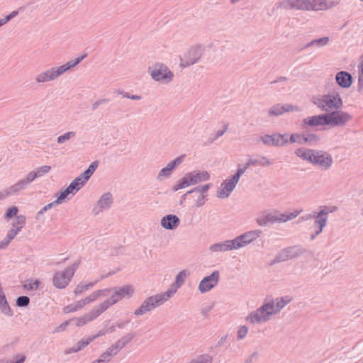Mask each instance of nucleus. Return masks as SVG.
<instances>
[{"instance_id":"8","label":"nucleus","mask_w":363,"mask_h":363,"mask_svg":"<svg viewBox=\"0 0 363 363\" xmlns=\"http://www.w3.org/2000/svg\"><path fill=\"white\" fill-rule=\"evenodd\" d=\"M78 267L77 264H73L67 267L65 270L57 272L53 277V284L58 289L65 288L71 281L75 270Z\"/></svg>"},{"instance_id":"31","label":"nucleus","mask_w":363,"mask_h":363,"mask_svg":"<svg viewBox=\"0 0 363 363\" xmlns=\"http://www.w3.org/2000/svg\"><path fill=\"white\" fill-rule=\"evenodd\" d=\"M40 284V281L38 279H29L27 280L23 284L25 289L28 291L36 290Z\"/></svg>"},{"instance_id":"6","label":"nucleus","mask_w":363,"mask_h":363,"mask_svg":"<svg viewBox=\"0 0 363 363\" xmlns=\"http://www.w3.org/2000/svg\"><path fill=\"white\" fill-rule=\"evenodd\" d=\"M176 292V288L174 290H168L165 294L156 295L148 298L142 306L135 311V315H143L145 313L152 310L156 306H160L166 301Z\"/></svg>"},{"instance_id":"46","label":"nucleus","mask_w":363,"mask_h":363,"mask_svg":"<svg viewBox=\"0 0 363 363\" xmlns=\"http://www.w3.org/2000/svg\"><path fill=\"white\" fill-rule=\"evenodd\" d=\"M359 82L360 84H363V61L359 67Z\"/></svg>"},{"instance_id":"15","label":"nucleus","mask_w":363,"mask_h":363,"mask_svg":"<svg viewBox=\"0 0 363 363\" xmlns=\"http://www.w3.org/2000/svg\"><path fill=\"white\" fill-rule=\"evenodd\" d=\"M37 177H38L36 173V171L30 172L27 174L25 179L18 182L16 184L10 186L9 189H6L4 191V194L6 196H7V195L18 192L19 190L22 189L26 184L33 182Z\"/></svg>"},{"instance_id":"10","label":"nucleus","mask_w":363,"mask_h":363,"mask_svg":"<svg viewBox=\"0 0 363 363\" xmlns=\"http://www.w3.org/2000/svg\"><path fill=\"white\" fill-rule=\"evenodd\" d=\"M209 179V174L207 172H191L186 174L180 182L177 185L175 190L184 189L191 185L196 184L199 182L206 181Z\"/></svg>"},{"instance_id":"38","label":"nucleus","mask_w":363,"mask_h":363,"mask_svg":"<svg viewBox=\"0 0 363 363\" xmlns=\"http://www.w3.org/2000/svg\"><path fill=\"white\" fill-rule=\"evenodd\" d=\"M51 169L50 166L45 165L38 168L35 171L38 177H42L43 175L48 174Z\"/></svg>"},{"instance_id":"44","label":"nucleus","mask_w":363,"mask_h":363,"mask_svg":"<svg viewBox=\"0 0 363 363\" xmlns=\"http://www.w3.org/2000/svg\"><path fill=\"white\" fill-rule=\"evenodd\" d=\"M328 42V38L327 37H325V38H320L318 40H313L311 44H317L318 45H324L325 44H327V43Z\"/></svg>"},{"instance_id":"22","label":"nucleus","mask_w":363,"mask_h":363,"mask_svg":"<svg viewBox=\"0 0 363 363\" xmlns=\"http://www.w3.org/2000/svg\"><path fill=\"white\" fill-rule=\"evenodd\" d=\"M179 223V218L174 215H168L161 220L162 226L166 229H174L178 226Z\"/></svg>"},{"instance_id":"30","label":"nucleus","mask_w":363,"mask_h":363,"mask_svg":"<svg viewBox=\"0 0 363 363\" xmlns=\"http://www.w3.org/2000/svg\"><path fill=\"white\" fill-rule=\"evenodd\" d=\"M0 309L6 314H9L11 312L9 306L6 301L5 296L0 288Z\"/></svg>"},{"instance_id":"37","label":"nucleus","mask_w":363,"mask_h":363,"mask_svg":"<svg viewBox=\"0 0 363 363\" xmlns=\"http://www.w3.org/2000/svg\"><path fill=\"white\" fill-rule=\"evenodd\" d=\"M29 298L26 296H20L16 300V304L20 307L27 306L29 304Z\"/></svg>"},{"instance_id":"2","label":"nucleus","mask_w":363,"mask_h":363,"mask_svg":"<svg viewBox=\"0 0 363 363\" xmlns=\"http://www.w3.org/2000/svg\"><path fill=\"white\" fill-rule=\"evenodd\" d=\"M289 299H277L276 303L272 301L270 303L264 304L262 307L258 309L253 313H251L247 318V320L252 323H262L269 320V316L274 313L279 312L287 303Z\"/></svg>"},{"instance_id":"7","label":"nucleus","mask_w":363,"mask_h":363,"mask_svg":"<svg viewBox=\"0 0 363 363\" xmlns=\"http://www.w3.org/2000/svg\"><path fill=\"white\" fill-rule=\"evenodd\" d=\"M313 104L322 110L337 108L342 104V100L338 95H325L313 98Z\"/></svg>"},{"instance_id":"52","label":"nucleus","mask_w":363,"mask_h":363,"mask_svg":"<svg viewBox=\"0 0 363 363\" xmlns=\"http://www.w3.org/2000/svg\"><path fill=\"white\" fill-rule=\"evenodd\" d=\"M272 162L269 160L264 159L263 164H270Z\"/></svg>"},{"instance_id":"55","label":"nucleus","mask_w":363,"mask_h":363,"mask_svg":"<svg viewBox=\"0 0 363 363\" xmlns=\"http://www.w3.org/2000/svg\"><path fill=\"white\" fill-rule=\"evenodd\" d=\"M97 105H98V103L94 104V107L96 108Z\"/></svg>"},{"instance_id":"25","label":"nucleus","mask_w":363,"mask_h":363,"mask_svg":"<svg viewBox=\"0 0 363 363\" xmlns=\"http://www.w3.org/2000/svg\"><path fill=\"white\" fill-rule=\"evenodd\" d=\"M95 338V337H87L85 338H83L82 340H80L75 347L73 348L69 349L66 352V353H72V352H76L84 347H85L86 345H88Z\"/></svg>"},{"instance_id":"39","label":"nucleus","mask_w":363,"mask_h":363,"mask_svg":"<svg viewBox=\"0 0 363 363\" xmlns=\"http://www.w3.org/2000/svg\"><path fill=\"white\" fill-rule=\"evenodd\" d=\"M75 133L74 132H68L65 133L62 135H60L57 138V142L59 143H63L66 140H69L70 138L74 137Z\"/></svg>"},{"instance_id":"13","label":"nucleus","mask_w":363,"mask_h":363,"mask_svg":"<svg viewBox=\"0 0 363 363\" xmlns=\"http://www.w3.org/2000/svg\"><path fill=\"white\" fill-rule=\"evenodd\" d=\"M311 163L318 164L321 167L328 169L333 163L332 157L322 151H313Z\"/></svg>"},{"instance_id":"50","label":"nucleus","mask_w":363,"mask_h":363,"mask_svg":"<svg viewBox=\"0 0 363 363\" xmlns=\"http://www.w3.org/2000/svg\"><path fill=\"white\" fill-rule=\"evenodd\" d=\"M54 204H55V203H49L46 206H45L42 210V211H47L48 209L50 208Z\"/></svg>"},{"instance_id":"20","label":"nucleus","mask_w":363,"mask_h":363,"mask_svg":"<svg viewBox=\"0 0 363 363\" xmlns=\"http://www.w3.org/2000/svg\"><path fill=\"white\" fill-rule=\"evenodd\" d=\"M236 247L234 240H227L223 242L216 243L210 247L212 252H225L235 250Z\"/></svg>"},{"instance_id":"42","label":"nucleus","mask_w":363,"mask_h":363,"mask_svg":"<svg viewBox=\"0 0 363 363\" xmlns=\"http://www.w3.org/2000/svg\"><path fill=\"white\" fill-rule=\"evenodd\" d=\"M211 359L208 357L201 356L193 360L191 363H211Z\"/></svg>"},{"instance_id":"32","label":"nucleus","mask_w":363,"mask_h":363,"mask_svg":"<svg viewBox=\"0 0 363 363\" xmlns=\"http://www.w3.org/2000/svg\"><path fill=\"white\" fill-rule=\"evenodd\" d=\"M112 202V196L110 194H106L103 195L101 199L99 201V203L101 208L108 207Z\"/></svg>"},{"instance_id":"3","label":"nucleus","mask_w":363,"mask_h":363,"mask_svg":"<svg viewBox=\"0 0 363 363\" xmlns=\"http://www.w3.org/2000/svg\"><path fill=\"white\" fill-rule=\"evenodd\" d=\"M86 57V55L84 54L82 56L77 57L74 61H69L62 66L52 67L45 72H43L35 77V81L38 83H45L47 82L55 80L57 77H58L60 75H61L66 71L77 65Z\"/></svg>"},{"instance_id":"53","label":"nucleus","mask_w":363,"mask_h":363,"mask_svg":"<svg viewBox=\"0 0 363 363\" xmlns=\"http://www.w3.org/2000/svg\"><path fill=\"white\" fill-rule=\"evenodd\" d=\"M130 98L133 99H139L140 96H133Z\"/></svg>"},{"instance_id":"19","label":"nucleus","mask_w":363,"mask_h":363,"mask_svg":"<svg viewBox=\"0 0 363 363\" xmlns=\"http://www.w3.org/2000/svg\"><path fill=\"white\" fill-rule=\"evenodd\" d=\"M306 125L310 126H322L328 125V116L327 113L308 117L303 121Z\"/></svg>"},{"instance_id":"49","label":"nucleus","mask_w":363,"mask_h":363,"mask_svg":"<svg viewBox=\"0 0 363 363\" xmlns=\"http://www.w3.org/2000/svg\"><path fill=\"white\" fill-rule=\"evenodd\" d=\"M18 11H13V12H11L9 15L6 16L9 18V20L10 21L12 18L15 17L17 14H18Z\"/></svg>"},{"instance_id":"1","label":"nucleus","mask_w":363,"mask_h":363,"mask_svg":"<svg viewBox=\"0 0 363 363\" xmlns=\"http://www.w3.org/2000/svg\"><path fill=\"white\" fill-rule=\"evenodd\" d=\"M133 293L134 289L132 286L130 285L124 286L123 287H116L111 289L100 290L92 293L91 295L83 300L79 301L74 304H71L70 306H67L65 310L67 313L73 312L95 301L99 296H103L106 299L103 303H101L90 315H86L83 318H86V320H82V318L77 320V324L78 325H82L85 324L86 322L94 319L101 313L106 311L108 307L116 303L123 298H128L131 297Z\"/></svg>"},{"instance_id":"16","label":"nucleus","mask_w":363,"mask_h":363,"mask_svg":"<svg viewBox=\"0 0 363 363\" xmlns=\"http://www.w3.org/2000/svg\"><path fill=\"white\" fill-rule=\"evenodd\" d=\"M259 235V232L258 231H251L248 232L237 238L234 239V242L236 247V249L243 247L244 245L249 244L254 240H255Z\"/></svg>"},{"instance_id":"5","label":"nucleus","mask_w":363,"mask_h":363,"mask_svg":"<svg viewBox=\"0 0 363 363\" xmlns=\"http://www.w3.org/2000/svg\"><path fill=\"white\" fill-rule=\"evenodd\" d=\"M301 212V211L298 210L285 213H279L276 211L264 212L258 217L257 222L261 225H267L269 223L286 222L296 218Z\"/></svg>"},{"instance_id":"12","label":"nucleus","mask_w":363,"mask_h":363,"mask_svg":"<svg viewBox=\"0 0 363 363\" xmlns=\"http://www.w3.org/2000/svg\"><path fill=\"white\" fill-rule=\"evenodd\" d=\"M328 116V125L331 127L345 125L352 119V116L342 111H336L329 113Z\"/></svg>"},{"instance_id":"9","label":"nucleus","mask_w":363,"mask_h":363,"mask_svg":"<svg viewBox=\"0 0 363 363\" xmlns=\"http://www.w3.org/2000/svg\"><path fill=\"white\" fill-rule=\"evenodd\" d=\"M249 165L250 162H248L243 168H238L235 175H234L229 181H225L221 184L220 189L218 191V197L220 199H225L230 195L231 191L235 187L236 184L238 182L240 176L245 172Z\"/></svg>"},{"instance_id":"18","label":"nucleus","mask_w":363,"mask_h":363,"mask_svg":"<svg viewBox=\"0 0 363 363\" xmlns=\"http://www.w3.org/2000/svg\"><path fill=\"white\" fill-rule=\"evenodd\" d=\"M264 144L268 145H284L288 142L287 138L284 135H266L262 138Z\"/></svg>"},{"instance_id":"11","label":"nucleus","mask_w":363,"mask_h":363,"mask_svg":"<svg viewBox=\"0 0 363 363\" xmlns=\"http://www.w3.org/2000/svg\"><path fill=\"white\" fill-rule=\"evenodd\" d=\"M152 78L156 81H171L173 73L163 64H155L149 68Z\"/></svg>"},{"instance_id":"36","label":"nucleus","mask_w":363,"mask_h":363,"mask_svg":"<svg viewBox=\"0 0 363 363\" xmlns=\"http://www.w3.org/2000/svg\"><path fill=\"white\" fill-rule=\"evenodd\" d=\"M18 212V209L17 207H16V206L10 207L6 210V212L5 213V218L6 219H10L12 217L16 216L17 215Z\"/></svg>"},{"instance_id":"41","label":"nucleus","mask_w":363,"mask_h":363,"mask_svg":"<svg viewBox=\"0 0 363 363\" xmlns=\"http://www.w3.org/2000/svg\"><path fill=\"white\" fill-rule=\"evenodd\" d=\"M290 140L291 143L298 142L299 143H302L303 142L307 141V138H301L299 135H291L290 137Z\"/></svg>"},{"instance_id":"29","label":"nucleus","mask_w":363,"mask_h":363,"mask_svg":"<svg viewBox=\"0 0 363 363\" xmlns=\"http://www.w3.org/2000/svg\"><path fill=\"white\" fill-rule=\"evenodd\" d=\"M189 275V272L186 270L182 271L179 273L176 278V285L172 286L171 289L169 290H174L176 288V291L177 289L182 284L186 277Z\"/></svg>"},{"instance_id":"54","label":"nucleus","mask_w":363,"mask_h":363,"mask_svg":"<svg viewBox=\"0 0 363 363\" xmlns=\"http://www.w3.org/2000/svg\"><path fill=\"white\" fill-rule=\"evenodd\" d=\"M94 363H102V361L101 360H99L96 362H94Z\"/></svg>"},{"instance_id":"26","label":"nucleus","mask_w":363,"mask_h":363,"mask_svg":"<svg viewBox=\"0 0 363 363\" xmlns=\"http://www.w3.org/2000/svg\"><path fill=\"white\" fill-rule=\"evenodd\" d=\"M313 151V150L300 148L296 150V155L302 160L311 162Z\"/></svg>"},{"instance_id":"23","label":"nucleus","mask_w":363,"mask_h":363,"mask_svg":"<svg viewBox=\"0 0 363 363\" xmlns=\"http://www.w3.org/2000/svg\"><path fill=\"white\" fill-rule=\"evenodd\" d=\"M336 81L342 87H349L352 84V77L346 72H340L336 75Z\"/></svg>"},{"instance_id":"4","label":"nucleus","mask_w":363,"mask_h":363,"mask_svg":"<svg viewBox=\"0 0 363 363\" xmlns=\"http://www.w3.org/2000/svg\"><path fill=\"white\" fill-rule=\"evenodd\" d=\"M280 6L286 9H295L306 11H321L328 8L326 0H287L281 2Z\"/></svg>"},{"instance_id":"21","label":"nucleus","mask_w":363,"mask_h":363,"mask_svg":"<svg viewBox=\"0 0 363 363\" xmlns=\"http://www.w3.org/2000/svg\"><path fill=\"white\" fill-rule=\"evenodd\" d=\"M336 210L335 206L328 208L327 211L322 210L317 216L316 223L319 225L320 229L316 234H319L322 232L323 228L326 225L327 218L326 215L328 212H333Z\"/></svg>"},{"instance_id":"28","label":"nucleus","mask_w":363,"mask_h":363,"mask_svg":"<svg viewBox=\"0 0 363 363\" xmlns=\"http://www.w3.org/2000/svg\"><path fill=\"white\" fill-rule=\"evenodd\" d=\"M86 182H84V179L82 177V174H81L79 177L76 178L69 185V188L70 190H72L73 192L77 191Z\"/></svg>"},{"instance_id":"27","label":"nucleus","mask_w":363,"mask_h":363,"mask_svg":"<svg viewBox=\"0 0 363 363\" xmlns=\"http://www.w3.org/2000/svg\"><path fill=\"white\" fill-rule=\"evenodd\" d=\"M183 157H177L170 163L167 164L165 168H163L160 174L161 175H168L170 172L178 164H179L182 162Z\"/></svg>"},{"instance_id":"48","label":"nucleus","mask_w":363,"mask_h":363,"mask_svg":"<svg viewBox=\"0 0 363 363\" xmlns=\"http://www.w3.org/2000/svg\"><path fill=\"white\" fill-rule=\"evenodd\" d=\"M208 189V186L206 185L199 188H197L196 190H198L200 193V194H202V193L206 192Z\"/></svg>"},{"instance_id":"17","label":"nucleus","mask_w":363,"mask_h":363,"mask_svg":"<svg viewBox=\"0 0 363 363\" xmlns=\"http://www.w3.org/2000/svg\"><path fill=\"white\" fill-rule=\"evenodd\" d=\"M200 57V52L198 49H191L181 57V66L188 67L195 63Z\"/></svg>"},{"instance_id":"47","label":"nucleus","mask_w":363,"mask_h":363,"mask_svg":"<svg viewBox=\"0 0 363 363\" xmlns=\"http://www.w3.org/2000/svg\"><path fill=\"white\" fill-rule=\"evenodd\" d=\"M203 203H204V196L203 194H199V199H198V202H197V206H200L203 205Z\"/></svg>"},{"instance_id":"43","label":"nucleus","mask_w":363,"mask_h":363,"mask_svg":"<svg viewBox=\"0 0 363 363\" xmlns=\"http://www.w3.org/2000/svg\"><path fill=\"white\" fill-rule=\"evenodd\" d=\"M247 332H248V329L247 327L245 326H242L239 328V330H238V337L239 338H243L246 336V335L247 334Z\"/></svg>"},{"instance_id":"45","label":"nucleus","mask_w":363,"mask_h":363,"mask_svg":"<svg viewBox=\"0 0 363 363\" xmlns=\"http://www.w3.org/2000/svg\"><path fill=\"white\" fill-rule=\"evenodd\" d=\"M88 289V285H79L74 290L76 294H82Z\"/></svg>"},{"instance_id":"24","label":"nucleus","mask_w":363,"mask_h":363,"mask_svg":"<svg viewBox=\"0 0 363 363\" xmlns=\"http://www.w3.org/2000/svg\"><path fill=\"white\" fill-rule=\"evenodd\" d=\"M297 110V108H294L291 106H283L279 104H277L273 106L269 111V115L271 116H279L283 114L285 112Z\"/></svg>"},{"instance_id":"40","label":"nucleus","mask_w":363,"mask_h":363,"mask_svg":"<svg viewBox=\"0 0 363 363\" xmlns=\"http://www.w3.org/2000/svg\"><path fill=\"white\" fill-rule=\"evenodd\" d=\"M20 232L19 228H12L9 230L7 234V238L9 241L12 240Z\"/></svg>"},{"instance_id":"33","label":"nucleus","mask_w":363,"mask_h":363,"mask_svg":"<svg viewBox=\"0 0 363 363\" xmlns=\"http://www.w3.org/2000/svg\"><path fill=\"white\" fill-rule=\"evenodd\" d=\"M25 223L26 217L23 215L18 216L12 223L13 228H19L21 231Z\"/></svg>"},{"instance_id":"34","label":"nucleus","mask_w":363,"mask_h":363,"mask_svg":"<svg viewBox=\"0 0 363 363\" xmlns=\"http://www.w3.org/2000/svg\"><path fill=\"white\" fill-rule=\"evenodd\" d=\"M97 167V164L96 162L92 163L87 170H86L82 174V177L84 179V182L88 181L91 175L94 173L96 168Z\"/></svg>"},{"instance_id":"14","label":"nucleus","mask_w":363,"mask_h":363,"mask_svg":"<svg viewBox=\"0 0 363 363\" xmlns=\"http://www.w3.org/2000/svg\"><path fill=\"white\" fill-rule=\"evenodd\" d=\"M219 275V272L215 271L210 276L203 278L199 286L200 291L207 292L213 288L218 284Z\"/></svg>"},{"instance_id":"51","label":"nucleus","mask_w":363,"mask_h":363,"mask_svg":"<svg viewBox=\"0 0 363 363\" xmlns=\"http://www.w3.org/2000/svg\"><path fill=\"white\" fill-rule=\"evenodd\" d=\"M8 21H9V20L7 16H6L4 19H0V27L6 23Z\"/></svg>"},{"instance_id":"35","label":"nucleus","mask_w":363,"mask_h":363,"mask_svg":"<svg viewBox=\"0 0 363 363\" xmlns=\"http://www.w3.org/2000/svg\"><path fill=\"white\" fill-rule=\"evenodd\" d=\"M69 194H74L72 190H70L69 187H67L64 191H62L58 198L54 201L55 204H60L62 203L65 199L67 197Z\"/></svg>"}]
</instances>
